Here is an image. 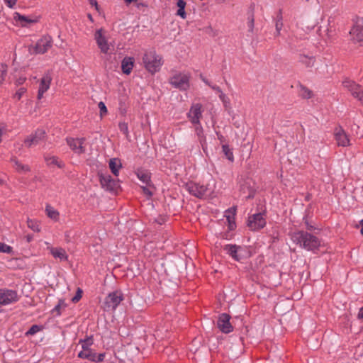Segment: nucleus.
Listing matches in <instances>:
<instances>
[{
  "instance_id": "nucleus-35",
  "label": "nucleus",
  "mask_w": 363,
  "mask_h": 363,
  "mask_svg": "<svg viewBox=\"0 0 363 363\" xmlns=\"http://www.w3.org/2000/svg\"><path fill=\"white\" fill-rule=\"evenodd\" d=\"M300 95L304 99H310L312 96V91L303 86H301Z\"/></svg>"
},
{
  "instance_id": "nucleus-46",
  "label": "nucleus",
  "mask_w": 363,
  "mask_h": 363,
  "mask_svg": "<svg viewBox=\"0 0 363 363\" xmlns=\"http://www.w3.org/2000/svg\"><path fill=\"white\" fill-rule=\"evenodd\" d=\"M185 8H180L178 9L177 14L181 16L183 19L186 18V14L184 10Z\"/></svg>"
},
{
  "instance_id": "nucleus-56",
  "label": "nucleus",
  "mask_w": 363,
  "mask_h": 363,
  "mask_svg": "<svg viewBox=\"0 0 363 363\" xmlns=\"http://www.w3.org/2000/svg\"><path fill=\"white\" fill-rule=\"evenodd\" d=\"M358 318L359 319H363V306L359 309V311L358 313Z\"/></svg>"
},
{
  "instance_id": "nucleus-11",
  "label": "nucleus",
  "mask_w": 363,
  "mask_h": 363,
  "mask_svg": "<svg viewBox=\"0 0 363 363\" xmlns=\"http://www.w3.org/2000/svg\"><path fill=\"white\" fill-rule=\"evenodd\" d=\"M46 133L43 129H38L34 133L28 135L24 140V144L26 147H30L33 145L39 144L41 141L45 140Z\"/></svg>"
},
{
  "instance_id": "nucleus-58",
  "label": "nucleus",
  "mask_w": 363,
  "mask_h": 363,
  "mask_svg": "<svg viewBox=\"0 0 363 363\" xmlns=\"http://www.w3.org/2000/svg\"><path fill=\"white\" fill-rule=\"evenodd\" d=\"M26 240L28 242H30L33 240V235H28L26 236Z\"/></svg>"
},
{
  "instance_id": "nucleus-44",
  "label": "nucleus",
  "mask_w": 363,
  "mask_h": 363,
  "mask_svg": "<svg viewBox=\"0 0 363 363\" xmlns=\"http://www.w3.org/2000/svg\"><path fill=\"white\" fill-rule=\"evenodd\" d=\"M26 91V89L24 87H21L18 90H17V91L14 94V97L17 98V99L19 100Z\"/></svg>"
},
{
  "instance_id": "nucleus-64",
  "label": "nucleus",
  "mask_w": 363,
  "mask_h": 363,
  "mask_svg": "<svg viewBox=\"0 0 363 363\" xmlns=\"http://www.w3.org/2000/svg\"><path fill=\"white\" fill-rule=\"evenodd\" d=\"M2 130L0 129V138H1Z\"/></svg>"
},
{
  "instance_id": "nucleus-19",
  "label": "nucleus",
  "mask_w": 363,
  "mask_h": 363,
  "mask_svg": "<svg viewBox=\"0 0 363 363\" xmlns=\"http://www.w3.org/2000/svg\"><path fill=\"white\" fill-rule=\"evenodd\" d=\"M52 78L49 74H45L41 79L38 92V99H41L43 94L50 88Z\"/></svg>"
},
{
  "instance_id": "nucleus-22",
  "label": "nucleus",
  "mask_w": 363,
  "mask_h": 363,
  "mask_svg": "<svg viewBox=\"0 0 363 363\" xmlns=\"http://www.w3.org/2000/svg\"><path fill=\"white\" fill-rule=\"evenodd\" d=\"M240 248V247L236 245H226L223 247L224 250L236 261H240V257L238 255V251Z\"/></svg>"
},
{
  "instance_id": "nucleus-54",
  "label": "nucleus",
  "mask_w": 363,
  "mask_h": 363,
  "mask_svg": "<svg viewBox=\"0 0 363 363\" xmlns=\"http://www.w3.org/2000/svg\"><path fill=\"white\" fill-rule=\"evenodd\" d=\"M255 196V191L252 189H249V194L247 196V199H252Z\"/></svg>"
},
{
  "instance_id": "nucleus-1",
  "label": "nucleus",
  "mask_w": 363,
  "mask_h": 363,
  "mask_svg": "<svg viewBox=\"0 0 363 363\" xmlns=\"http://www.w3.org/2000/svg\"><path fill=\"white\" fill-rule=\"evenodd\" d=\"M291 240L300 247L308 251L318 250L320 240L315 235L304 230H298L291 234Z\"/></svg>"
},
{
  "instance_id": "nucleus-50",
  "label": "nucleus",
  "mask_w": 363,
  "mask_h": 363,
  "mask_svg": "<svg viewBox=\"0 0 363 363\" xmlns=\"http://www.w3.org/2000/svg\"><path fill=\"white\" fill-rule=\"evenodd\" d=\"M186 4V2L184 0H178V1L177 3V5L179 7V9H180V8H185Z\"/></svg>"
},
{
  "instance_id": "nucleus-48",
  "label": "nucleus",
  "mask_w": 363,
  "mask_h": 363,
  "mask_svg": "<svg viewBox=\"0 0 363 363\" xmlns=\"http://www.w3.org/2000/svg\"><path fill=\"white\" fill-rule=\"evenodd\" d=\"M7 6L12 8L16 3L17 0H4Z\"/></svg>"
},
{
  "instance_id": "nucleus-2",
  "label": "nucleus",
  "mask_w": 363,
  "mask_h": 363,
  "mask_svg": "<svg viewBox=\"0 0 363 363\" xmlns=\"http://www.w3.org/2000/svg\"><path fill=\"white\" fill-rule=\"evenodd\" d=\"M143 62L145 69L151 74L159 72L163 64L162 57L154 50L145 52L143 57Z\"/></svg>"
},
{
  "instance_id": "nucleus-23",
  "label": "nucleus",
  "mask_w": 363,
  "mask_h": 363,
  "mask_svg": "<svg viewBox=\"0 0 363 363\" xmlns=\"http://www.w3.org/2000/svg\"><path fill=\"white\" fill-rule=\"evenodd\" d=\"M134 60L132 57H125L121 62V69L124 74H129L133 67Z\"/></svg>"
},
{
  "instance_id": "nucleus-41",
  "label": "nucleus",
  "mask_w": 363,
  "mask_h": 363,
  "mask_svg": "<svg viewBox=\"0 0 363 363\" xmlns=\"http://www.w3.org/2000/svg\"><path fill=\"white\" fill-rule=\"evenodd\" d=\"M0 252L10 254L12 252V247L4 242H0Z\"/></svg>"
},
{
  "instance_id": "nucleus-42",
  "label": "nucleus",
  "mask_w": 363,
  "mask_h": 363,
  "mask_svg": "<svg viewBox=\"0 0 363 363\" xmlns=\"http://www.w3.org/2000/svg\"><path fill=\"white\" fill-rule=\"evenodd\" d=\"M99 111H100V116L102 118L104 115L107 113V108L105 104L102 101H100L98 104Z\"/></svg>"
},
{
  "instance_id": "nucleus-37",
  "label": "nucleus",
  "mask_w": 363,
  "mask_h": 363,
  "mask_svg": "<svg viewBox=\"0 0 363 363\" xmlns=\"http://www.w3.org/2000/svg\"><path fill=\"white\" fill-rule=\"evenodd\" d=\"M118 128L121 132H122L128 138L129 136L128 123L125 122H120Z\"/></svg>"
},
{
  "instance_id": "nucleus-40",
  "label": "nucleus",
  "mask_w": 363,
  "mask_h": 363,
  "mask_svg": "<svg viewBox=\"0 0 363 363\" xmlns=\"http://www.w3.org/2000/svg\"><path fill=\"white\" fill-rule=\"evenodd\" d=\"M6 74L7 67L5 65H1V69H0V84L4 82Z\"/></svg>"
},
{
  "instance_id": "nucleus-34",
  "label": "nucleus",
  "mask_w": 363,
  "mask_h": 363,
  "mask_svg": "<svg viewBox=\"0 0 363 363\" xmlns=\"http://www.w3.org/2000/svg\"><path fill=\"white\" fill-rule=\"evenodd\" d=\"M28 227L35 232L40 230V225L38 221L31 219H28Z\"/></svg>"
},
{
  "instance_id": "nucleus-18",
  "label": "nucleus",
  "mask_w": 363,
  "mask_h": 363,
  "mask_svg": "<svg viewBox=\"0 0 363 363\" xmlns=\"http://www.w3.org/2000/svg\"><path fill=\"white\" fill-rule=\"evenodd\" d=\"M334 135L338 146L346 147L350 145L348 136L342 128H336Z\"/></svg>"
},
{
  "instance_id": "nucleus-29",
  "label": "nucleus",
  "mask_w": 363,
  "mask_h": 363,
  "mask_svg": "<svg viewBox=\"0 0 363 363\" xmlns=\"http://www.w3.org/2000/svg\"><path fill=\"white\" fill-rule=\"evenodd\" d=\"M197 125H198L196 127L195 130H196V135H198L199 143L201 145L203 150H205V148L206 147V138L203 135V128L201 126L200 123L197 124Z\"/></svg>"
},
{
  "instance_id": "nucleus-60",
  "label": "nucleus",
  "mask_w": 363,
  "mask_h": 363,
  "mask_svg": "<svg viewBox=\"0 0 363 363\" xmlns=\"http://www.w3.org/2000/svg\"><path fill=\"white\" fill-rule=\"evenodd\" d=\"M360 225H361V233L363 235V219L360 220Z\"/></svg>"
},
{
  "instance_id": "nucleus-45",
  "label": "nucleus",
  "mask_w": 363,
  "mask_h": 363,
  "mask_svg": "<svg viewBox=\"0 0 363 363\" xmlns=\"http://www.w3.org/2000/svg\"><path fill=\"white\" fill-rule=\"evenodd\" d=\"M220 99L223 101L224 105L226 106L227 104H229V99L223 92L219 94Z\"/></svg>"
},
{
  "instance_id": "nucleus-17",
  "label": "nucleus",
  "mask_w": 363,
  "mask_h": 363,
  "mask_svg": "<svg viewBox=\"0 0 363 363\" xmlns=\"http://www.w3.org/2000/svg\"><path fill=\"white\" fill-rule=\"evenodd\" d=\"M201 108V104H194L191 106L188 113V118L193 124H199L200 119L202 117Z\"/></svg>"
},
{
  "instance_id": "nucleus-47",
  "label": "nucleus",
  "mask_w": 363,
  "mask_h": 363,
  "mask_svg": "<svg viewBox=\"0 0 363 363\" xmlns=\"http://www.w3.org/2000/svg\"><path fill=\"white\" fill-rule=\"evenodd\" d=\"M26 79V77H20L19 78H18V79H16V82H15V83H16V84L17 86H18V85L23 84L25 82Z\"/></svg>"
},
{
  "instance_id": "nucleus-39",
  "label": "nucleus",
  "mask_w": 363,
  "mask_h": 363,
  "mask_svg": "<svg viewBox=\"0 0 363 363\" xmlns=\"http://www.w3.org/2000/svg\"><path fill=\"white\" fill-rule=\"evenodd\" d=\"M254 23H255L254 16L252 14H250L248 17V21L247 23L249 33H253L254 25H255Z\"/></svg>"
},
{
  "instance_id": "nucleus-6",
  "label": "nucleus",
  "mask_w": 363,
  "mask_h": 363,
  "mask_svg": "<svg viewBox=\"0 0 363 363\" xmlns=\"http://www.w3.org/2000/svg\"><path fill=\"white\" fill-rule=\"evenodd\" d=\"M19 296L15 290L1 289H0V305L6 306L17 302Z\"/></svg>"
},
{
  "instance_id": "nucleus-21",
  "label": "nucleus",
  "mask_w": 363,
  "mask_h": 363,
  "mask_svg": "<svg viewBox=\"0 0 363 363\" xmlns=\"http://www.w3.org/2000/svg\"><path fill=\"white\" fill-rule=\"evenodd\" d=\"M235 211H236L235 207H233V208H228L225 212V217L226 218V219L228 222L229 229L231 230H233L235 227Z\"/></svg>"
},
{
  "instance_id": "nucleus-9",
  "label": "nucleus",
  "mask_w": 363,
  "mask_h": 363,
  "mask_svg": "<svg viewBox=\"0 0 363 363\" xmlns=\"http://www.w3.org/2000/svg\"><path fill=\"white\" fill-rule=\"evenodd\" d=\"M170 84L174 87L181 90H186L189 88V77L182 73H176L169 79Z\"/></svg>"
},
{
  "instance_id": "nucleus-53",
  "label": "nucleus",
  "mask_w": 363,
  "mask_h": 363,
  "mask_svg": "<svg viewBox=\"0 0 363 363\" xmlns=\"http://www.w3.org/2000/svg\"><path fill=\"white\" fill-rule=\"evenodd\" d=\"M89 4L92 6H94L96 10H99V6H98L96 0H89Z\"/></svg>"
},
{
  "instance_id": "nucleus-8",
  "label": "nucleus",
  "mask_w": 363,
  "mask_h": 363,
  "mask_svg": "<svg viewBox=\"0 0 363 363\" xmlns=\"http://www.w3.org/2000/svg\"><path fill=\"white\" fill-rule=\"evenodd\" d=\"M266 225L264 215L262 213L253 214L247 220V226L251 230H259Z\"/></svg>"
},
{
  "instance_id": "nucleus-51",
  "label": "nucleus",
  "mask_w": 363,
  "mask_h": 363,
  "mask_svg": "<svg viewBox=\"0 0 363 363\" xmlns=\"http://www.w3.org/2000/svg\"><path fill=\"white\" fill-rule=\"evenodd\" d=\"M61 301L54 308L53 312H57V315H60Z\"/></svg>"
},
{
  "instance_id": "nucleus-57",
  "label": "nucleus",
  "mask_w": 363,
  "mask_h": 363,
  "mask_svg": "<svg viewBox=\"0 0 363 363\" xmlns=\"http://www.w3.org/2000/svg\"><path fill=\"white\" fill-rule=\"evenodd\" d=\"M306 229L309 231H311L314 229V227L311 225H310L309 223H308L307 222L306 223Z\"/></svg>"
},
{
  "instance_id": "nucleus-61",
  "label": "nucleus",
  "mask_w": 363,
  "mask_h": 363,
  "mask_svg": "<svg viewBox=\"0 0 363 363\" xmlns=\"http://www.w3.org/2000/svg\"><path fill=\"white\" fill-rule=\"evenodd\" d=\"M125 3L130 4L132 2L136 1L137 0H124Z\"/></svg>"
},
{
  "instance_id": "nucleus-3",
  "label": "nucleus",
  "mask_w": 363,
  "mask_h": 363,
  "mask_svg": "<svg viewBox=\"0 0 363 363\" xmlns=\"http://www.w3.org/2000/svg\"><path fill=\"white\" fill-rule=\"evenodd\" d=\"M186 189L190 194L199 199H203L213 193L208 184H200L193 182L186 184Z\"/></svg>"
},
{
  "instance_id": "nucleus-27",
  "label": "nucleus",
  "mask_w": 363,
  "mask_h": 363,
  "mask_svg": "<svg viewBox=\"0 0 363 363\" xmlns=\"http://www.w3.org/2000/svg\"><path fill=\"white\" fill-rule=\"evenodd\" d=\"M11 161L13 163V167L18 172L23 173L30 172V169L29 166L23 164L16 157H12Z\"/></svg>"
},
{
  "instance_id": "nucleus-13",
  "label": "nucleus",
  "mask_w": 363,
  "mask_h": 363,
  "mask_svg": "<svg viewBox=\"0 0 363 363\" xmlns=\"http://www.w3.org/2000/svg\"><path fill=\"white\" fill-rule=\"evenodd\" d=\"M52 45V39L50 36H43L38 40L35 46L33 48V52L35 54H44Z\"/></svg>"
},
{
  "instance_id": "nucleus-16",
  "label": "nucleus",
  "mask_w": 363,
  "mask_h": 363,
  "mask_svg": "<svg viewBox=\"0 0 363 363\" xmlns=\"http://www.w3.org/2000/svg\"><path fill=\"white\" fill-rule=\"evenodd\" d=\"M94 39L101 52L106 54L109 50V45L106 37L103 34V30L99 29L95 32Z\"/></svg>"
},
{
  "instance_id": "nucleus-14",
  "label": "nucleus",
  "mask_w": 363,
  "mask_h": 363,
  "mask_svg": "<svg viewBox=\"0 0 363 363\" xmlns=\"http://www.w3.org/2000/svg\"><path fill=\"white\" fill-rule=\"evenodd\" d=\"M352 40L363 43V18H358L350 31Z\"/></svg>"
},
{
  "instance_id": "nucleus-28",
  "label": "nucleus",
  "mask_w": 363,
  "mask_h": 363,
  "mask_svg": "<svg viewBox=\"0 0 363 363\" xmlns=\"http://www.w3.org/2000/svg\"><path fill=\"white\" fill-rule=\"evenodd\" d=\"M299 62L304 65L306 67H312L315 64V57L306 55H299Z\"/></svg>"
},
{
  "instance_id": "nucleus-36",
  "label": "nucleus",
  "mask_w": 363,
  "mask_h": 363,
  "mask_svg": "<svg viewBox=\"0 0 363 363\" xmlns=\"http://www.w3.org/2000/svg\"><path fill=\"white\" fill-rule=\"evenodd\" d=\"M142 189L143 193L147 195L148 197H151L153 194L155 188L152 185V184H149V185L142 186Z\"/></svg>"
},
{
  "instance_id": "nucleus-49",
  "label": "nucleus",
  "mask_w": 363,
  "mask_h": 363,
  "mask_svg": "<svg viewBox=\"0 0 363 363\" xmlns=\"http://www.w3.org/2000/svg\"><path fill=\"white\" fill-rule=\"evenodd\" d=\"M84 344L85 345V347H87L88 348H89V346L92 344V340L91 338H88L86 340H84L82 343V345Z\"/></svg>"
},
{
  "instance_id": "nucleus-4",
  "label": "nucleus",
  "mask_w": 363,
  "mask_h": 363,
  "mask_svg": "<svg viewBox=\"0 0 363 363\" xmlns=\"http://www.w3.org/2000/svg\"><path fill=\"white\" fill-rule=\"evenodd\" d=\"M123 299L124 296L121 291H113L105 298L104 309L106 311H114Z\"/></svg>"
},
{
  "instance_id": "nucleus-30",
  "label": "nucleus",
  "mask_w": 363,
  "mask_h": 363,
  "mask_svg": "<svg viewBox=\"0 0 363 363\" xmlns=\"http://www.w3.org/2000/svg\"><path fill=\"white\" fill-rule=\"evenodd\" d=\"M45 161L48 165L55 164L59 168H63L65 167V163L62 161L59 160L58 158L55 156L45 157Z\"/></svg>"
},
{
  "instance_id": "nucleus-43",
  "label": "nucleus",
  "mask_w": 363,
  "mask_h": 363,
  "mask_svg": "<svg viewBox=\"0 0 363 363\" xmlns=\"http://www.w3.org/2000/svg\"><path fill=\"white\" fill-rule=\"evenodd\" d=\"M82 290L79 288L77 289L75 296L72 298L73 303H77L82 296Z\"/></svg>"
},
{
  "instance_id": "nucleus-25",
  "label": "nucleus",
  "mask_w": 363,
  "mask_h": 363,
  "mask_svg": "<svg viewBox=\"0 0 363 363\" xmlns=\"http://www.w3.org/2000/svg\"><path fill=\"white\" fill-rule=\"evenodd\" d=\"M50 252L55 258H59L60 260L67 259V255L66 254V252L63 248L51 247L50 249Z\"/></svg>"
},
{
  "instance_id": "nucleus-59",
  "label": "nucleus",
  "mask_w": 363,
  "mask_h": 363,
  "mask_svg": "<svg viewBox=\"0 0 363 363\" xmlns=\"http://www.w3.org/2000/svg\"><path fill=\"white\" fill-rule=\"evenodd\" d=\"M202 80L206 85L209 86L210 87L212 86V84L207 79L202 78Z\"/></svg>"
},
{
  "instance_id": "nucleus-33",
  "label": "nucleus",
  "mask_w": 363,
  "mask_h": 363,
  "mask_svg": "<svg viewBox=\"0 0 363 363\" xmlns=\"http://www.w3.org/2000/svg\"><path fill=\"white\" fill-rule=\"evenodd\" d=\"M222 150H223V154L226 157V158L229 161L233 162V160H234L233 153L231 149L229 147V146L228 145H223L222 146Z\"/></svg>"
},
{
  "instance_id": "nucleus-12",
  "label": "nucleus",
  "mask_w": 363,
  "mask_h": 363,
  "mask_svg": "<svg viewBox=\"0 0 363 363\" xmlns=\"http://www.w3.org/2000/svg\"><path fill=\"white\" fill-rule=\"evenodd\" d=\"M230 315L223 313L218 315L217 320V326L219 330L225 334H228L233 330V327L230 323Z\"/></svg>"
},
{
  "instance_id": "nucleus-55",
  "label": "nucleus",
  "mask_w": 363,
  "mask_h": 363,
  "mask_svg": "<svg viewBox=\"0 0 363 363\" xmlns=\"http://www.w3.org/2000/svg\"><path fill=\"white\" fill-rule=\"evenodd\" d=\"M156 221L158 223V224L162 225L165 222V218L160 217L158 219H157Z\"/></svg>"
},
{
  "instance_id": "nucleus-20",
  "label": "nucleus",
  "mask_w": 363,
  "mask_h": 363,
  "mask_svg": "<svg viewBox=\"0 0 363 363\" xmlns=\"http://www.w3.org/2000/svg\"><path fill=\"white\" fill-rule=\"evenodd\" d=\"M13 19L21 26H26L28 24L36 22V20L30 18L29 17L21 15L17 12L14 13Z\"/></svg>"
},
{
  "instance_id": "nucleus-10",
  "label": "nucleus",
  "mask_w": 363,
  "mask_h": 363,
  "mask_svg": "<svg viewBox=\"0 0 363 363\" xmlns=\"http://www.w3.org/2000/svg\"><path fill=\"white\" fill-rule=\"evenodd\" d=\"M342 84L354 98L363 102V87L361 85L350 80H345Z\"/></svg>"
},
{
  "instance_id": "nucleus-7",
  "label": "nucleus",
  "mask_w": 363,
  "mask_h": 363,
  "mask_svg": "<svg viewBox=\"0 0 363 363\" xmlns=\"http://www.w3.org/2000/svg\"><path fill=\"white\" fill-rule=\"evenodd\" d=\"M82 350L79 352L78 357L82 359H88L93 362H101L104 359L105 354L100 353L97 354L90 348L85 347V345H82Z\"/></svg>"
},
{
  "instance_id": "nucleus-5",
  "label": "nucleus",
  "mask_w": 363,
  "mask_h": 363,
  "mask_svg": "<svg viewBox=\"0 0 363 363\" xmlns=\"http://www.w3.org/2000/svg\"><path fill=\"white\" fill-rule=\"evenodd\" d=\"M101 187L106 191L115 192L119 188L118 181L112 178L108 174H98Z\"/></svg>"
},
{
  "instance_id": "nucleus-15",
  "label": "nucleus",
  "mask_w": 363,
  "mask_h": 363,
  "mask_svg": "<svg viewBox=\"0 0 363 363\" xmlns=\"http://www.w3.org/2000/svg\"><path fill=\"white\" fill-rule=\"evenodd\" d=\"M67 143L69 147L78 155H81L85 152L86 148L84 145L85 138H68L66 139Z\"/></svg>"
},
{
  "instance_id": "nucleus-24",
  "label": "nucleus",
  "mask_w": 363,
  "mask_h": 363,
  "mask_svg": "<svg viewBox=\"0 0 363 363\" xmlns=\"http://www.w3.org/2000/svg\"><path fill=\"white\" fill-rule=\"evenodd\" d=\"M138 178L145 185H149L151 183L150 173L146 169H140L135 172Z\"/></svg>"
},
{
  "instance_id": "nucleus-38",
  "label": "nucleus",
  "mask_w": 363,
  "mask_h": 363,
  "mask_svg": "<svg viewBox=\"0 0 363 363\" xmlns=\"http://www.w3.org/2000/svg\"><path fill=\"white\" fill-rule=\"evenodd\" d=\"M42 327L38 325H33L30 329L26 332V335H33L40 330H41Z\"/></svg>"
},
{
  "instance_id": "nucleus-31",
  "label": "nucleus",
  "mask_w": 363,
  "mask_h": 363,
  "mask_svg": "<svg viewBox=\"0 0 363 363\" xmlns=\"http://www.w3.org/2000/svg\"><path fill=\"white\" fill-rule=\"evenodd\" d=\"M283 17L281 11H279V13L277 15L276 19H275V28H276V32L277 35H280V31L282 29L283 27Z\"/></svg>"
},
{
  "instance_id": "nucleus-63",
  "label": "nucleus",
  "mask_w": 363,
  "mask_h": 363,
  "mask_svg": "<svg viewBox=\"0 0 363 363\" xmlns=\"http://www.w3.org/2000/svg\"><path fill=\"white\" fill-rule=\"evenodd\" d=\"M88 17H89V18L91 21H93L92 17H91V16L90 14H89Z\"/></svg>"
},
{
  "instance_id": "nucleus-26",
  "label": "nucleus",
  "mask_w": 363,
  "mask_h": 363,
  "mask_svg": "<svg viewBox=\"0 0 363 363\" xmlns=\"http://www.w3.org/2000/svg\"><path fill=\"white\" fill-rule=\"evenodd\" d=\"M109 168L111 172L115 175L118 176L119 169L121 168L122 164L120 160L117 158H112L109 160Z\"/></svg>"
},
{
  "instance_id": "nucleus-62",
  "label": "nucleus",
  "mask_w": 363,
  "mask_h": 363,
  "mask_svg": "<svg viewBox=\"0 0 363 363\" xmlns=\"http://www.w3.org/2000/svg\"><path fill=\"white\" fill-rule=\"evenodd\" d=\"M217 135H218V139L221 140L223 138V135H219L218 133H217Z\"/></svg>"
},
{
  "instance_id": "nucleus-52",
  "label": "nucleus",
  "mask_w": 363,
  "mask_h": 363,
  "mask_svg": "<svg viewBox=\"0 0 363 363\" xmlns=\"http://www.w3.org/2000/svg\"><path fill=\"white\" fill-rule=\"evenodd\" d=\"M211 88L212 89H213L214 91H216V92L219 93V94L223 92L222 90L220 89V88L218 86L213 85L212 84V86H211Z\"/></svg>"
},
{
  "instance_id": "nucleus-32",
  "label": "nucleus",
  "mask_w": 363,
  "mask_h": 363,
  "mask_svg": "<svg viewBox=\"0 0 363 363\" xmlns=\"http://www.w3.org/2000/svg\"><path fill=\"white\" fill-rule=\"evenodd\" d=\"M45 211H46L48 216L50 218L53 219L55 220H57L58 219L59 213L55 209H54V208L48 205L46 206Z\"/></svg>"
}]
</instances>
